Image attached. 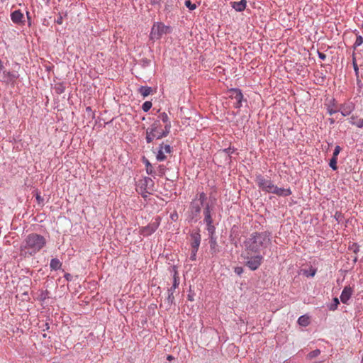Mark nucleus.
I'll use <instances>...</instances> for the list:
<instances>
[{
	"instance_id": "obj_35",
	"label": "nucleus",
	"mask_w": 363,
	"mask_h": 363,
	"mask_svg": "<svg viewBox=\"0 0 363 363\" xmlns=\"http://www.w3.org/2000/svg\"><path fill=\"white\" fill-rule=\"evenodd\" d=\"M362 43H363V38H362V36H361V35H358V36H357V38H356V40H355V42H354V45L355 47H359V46H360Z\"/></svg>"
},
{
	"instance_id": "obj_33",
	"label": "nucleus",
	"mask_w": 363,
	"mask_h": 363,
	"mask_svg": "<svg viewBox=\"0 0 363 363\" xmlns=\"http://www.w3.org/2000/svg\"><path fill=\"white\" fill-rule=\"evenodd\" d=\"M152 105V102L145 101V103H143V104L142 106V108L145 112H147L151 108Z\"/></svg>"
},
{
	"instance_id": "obj_17",
	"label": "nucleus",
	"mask_w": 363,
	"mask_h": 363,
	"mask_svg": "<svg viewBox=\"0 0 363 363\" xmlns=\"http://www.w3.org/2000/svg\"><path fill=\"white\" fill-rule=\"evenodd\" d=\"M11 18L14 23L19 24L23 22V14L21 11L16 10L11 13Z\"/></svg>"
},
{
	"instance_id": "obj_18",
	"label": "nucleus",
	"mask_w": 363,
	"mask_h": 363,
	"mask_svg": "<svg viewBox=\"0 0 363 363\" xmlns=\"http://www.w3.org/2000/svg\"><path fill=\"white\" fill-rule=\"evenodd\" d=\"M204 221L206 223H213V220L211 215V208L208 203L206 204L204 208Z\"/></svg>"
},
{
	"instance_id": "obj_43",
	"label": "nucleus",
	"mask_w": 363,
	"mask_h": 363,
	"mask_svg": "<svg viewBox=\"0 0 363 363\" xmlns=\"http://www.w3.org/2000/svg\"><path fill=\"white\" fill-rule=\"evenodd\" d=\"M318 56L322 60H325V55L322 53V52H318Z\"/></svg>"
},
{
	"instance_id": "obj_11",
	"label": "nucleus",
	"mask_w": 363,
	"mask_h": 363,
	"mask_svg": "<svg viewBox=\"0 0 363 363\" xmlns=\"http://www.w3.org/2000/svg\"><path fill=\"white\" fill-rule=\"evenodd\" d=\"M353 294V289L351 286H345L342 293H341V295H340V301L343 303H347V301L350 300V298H351L352 295Z\"/></svg>"
},
{
	"instance_id": "obj_44",
	"label": "nucleus",
	"mask_w": 363,
	"mask_h": 363,
	"mask_svg": "<svg viewBox=\"0 0 363 363\" xmlns=\"http://www.w3.org/2000/svg\"><path fill=\"white\" fill-rule=\"evenodd\" d=\"M167 359L168 361H172V360L174 359V357L173 356H172V355H168V356L167 357Z\"/></svg>"
},
{
	"instance_id": "obj_28",
	"label": "nucleus",
	"mask_w": 363,
	"mask_h": 363,
	"mask_svg": "<svg viewBox=\"0 0 363 363\" xmlns=\"http://www.w3.org/2000/svg\"><path fill=\"white\" fill-rule=\"evenodd\" d=\"M337 158L332 157V158L330 161L329 165L333 170H336L337 169Z\"/></svg>"
},
{
	"instance_id": "obj_13",
	"label": "nucleus",
	"mask_w": 363,
	"mask_h": 363,
	"mask_svg": "<svg viewBox=\"0 0 363 363\" xmlns=\"http://www.w3.org/2000/svg\"><path fill=\"white\" fill-rule=\"evenodd\" d=\"M3 79L6 83H14L18 79V75L16 73L4 71L3 72Z\"/></svg>"
},
{
	"instance_id": "obj_45",
	"label": "nucleus",
	"mask_w": 363,
	"mask_h": 363,
	"mask_svg": "<svg viewBox=\"0 0 363 363\" xmlns=\"http://www.w3.org/2000/svg\"><path fill=\"white\" fill-rule=\"evenodd\" d=\"M328 112L330 115H333V113H336L337 111L331 109Z\"/></svg>"
},
{
	"instance_id": "obj_46",
	"label": "nucleus",
	"mask_w": 363,
	"mask_h": 363,
	"mask_svg": "<svg viewBox=\"0 0 363 363\" xmlns=\"http://www.w3.org/2000/svg\"><path fill=\"white\" fill-rule=\"evenodd\" d=\"M4 65L2 61L0 60V72L3 69Z\"/></svg>"
},
{
	"instance_id": "obj_47",
	"label": "nucleus",
	"mask_w": 363,
	"mask_h": 363,
	"mask_svg": "<svg viewBox=\"0 0 363 363\" xmlns=\"http://www.w3.org/2000/svg\"><path fill=\"white\" fill-rule=\"evenodd\" d=\"M362 29H363V23H362Z\"/></svg>"
},
{
	"instance_id": "obj_6",
	"label": "nucleus",
	"mask_w": 363,
	"mask_h": 363,
	"mask_svg": "<svg viewBox=\"0 0 363 363\" xmlns=\"http://www.w3.org/2000/svg\"><path fill=\"white\" fill-rule=\"evenodd\" d=\"M256 182L262 191L267 193H272L274 188L275 187V185L271 180L265 179L260 174L257 176Z\"/></svg>"
},
{
	"instance_id": "obj_21",
	"label": "nucleus",
	"mask_w": 363,
	"mask_h": 363,
	"mask_svg": "<svg viewBox=\"0 0 363 363\" xmlns=\"http://www.w3.org/2000/svg\"><path fill=\"white\" fill-rule=\"evenodd\" d=\"M350 123L352 125H356L358 128H362L363 127V118H357V117L352 116L350 118Z\"/></svg>"
},
{
	"instance_id": "obj_24",
	"label": "nucleus",
	"mask_w": 363,
	"mask_h": 363,
	"mask_svg": "<svg viewBox=\"0 0 363 363\" xmlns=\"http://www.w3.org/2000/svg\"><path fill=\"white\" fill-rule=\"evenodd\" d=\"M298 323L301 326H307L310 323L309 318L306 315H302L298 318Z\"/></svg>"
},
{
	"instance_id": "obj_12",
	"label": "nucleus",
	"mask_w": 363,
	"mask_h": 363,
	"mask_svg": "<svg viewBox=\"0 0 363 363\" xmlns=\"http://www.w3.org/2000/svg\"><path fill=\"white\" fill-rule=\"evenodd\" d=\"M354 106L352 103H346L340 107V111L343 116H349L354 110Z\"/></svg>"
},
{
	"instance_id": "obj_34",
	"label": "nucleus",
	"mask_w": 363,
	"mask_h": 363,
	"mask_svg": "<svg viewBox=\"0 0 363 363\" xmlns=\"http://www.w3.org/2000/svg\"><path fill=\"white\" fill-rule=\"evenodd\" d=\"M206 200V195L205 193L201 192L199 194L198 200H195L196 201H199V203L203 204V202Z\"/></svg>"
},
{
	"instance_id": "obj_31",
	"label": "nucleus",
	"mask_w": 363,
	"mask_h": 363,
	"mask_svg": "<svg viewBox=\"0 0 363 363\" xmlns=\"http://www.w3.org/2000/svg\"><path fill=\"white\" fill-rule=\"evenodd\" d=\"M340 302H339V300L337 298H333V303L329 306V309L330 311H335L337 309L338 305H339Z\"/></svg>"
},
{
	"instance_id": "obj_3",
	"label": "nucleus",
	"mask_w": 363,
	"mask_h": 363,
	"mask_svg": "<svg viewBox=\"0 0 363 363\" xmlns=\"http://www.w3.org/2000/svg\"><path fill=\"white\" fill-rule=\"evenodd\" d=\"M169 133L166 129H162L160 121H155L146 130V141L150 143L155 139H161L166 137Z\"/></svg>"
},
{
	"instance_id": "obj_20",
	"label": "nucleus",
	"mask_w": 363,
	"mask_h": 363,
	"mask_svg": "<svg viewBox=\"0 0 363 363\" xmlns=\"http://www.w3.org/2000/svg\"><path fill=\"white\" fill-rule=\"evenodd\" d=\"M203 204L199 203V201H196L195 200L191 202V210L192 213H194L195 216H197L199 214L201 211V206Z\"/></svg>"
},
{
	"instance_id": "obj_38",
	"label": "nucleus",
	"mask_w": 363,
	"mask_h": 363,
	"mask_svg": "<svg viewBox=\"0 0 363 363\" xmlns=\"http://www.w3.org/2000/svg\"><path fill=\"white\" fill-rule=\"evenodd\" d=\"M340 150H341L340 147V146H338V145H337V146H336V147H335V150H334L333 157H337V156H338V155H339V153H340Z\"/></svg>"
},
{
	"instance_id": "obj_15",
	"label": "nucleus",
	"mask_w": 363,
	"mask_h": 363,
	"mask_svg": "<svg viewBox=\"0 0 363 363\" xmlns=\"http://www.w3.org/2000/svg\"><path fill=\"white\" fill-rule=\"evenodd\" d=\"M272 194H276L279 196H290L292 192L289 188H279L275 185V187L274 188L273 192Z\"/></svg>"
},
{
	"instance_id": "obj_25",
	"label": "nucleus",
	"mask_w": 363,
	"mask_h": 363,
	"mask_svg": "<svg viewBox=\"0 0 363 363\" xmlns=\"http://www.w3.org/2000/svg\"><path fill=\"white\" fill-rule=\"evenodd\" d=\"M320 354V350L317 349V350H315L309 352L307 355V358L308 359H312L318 357Z\"/></svg>"
},
{
	"instance_id": "obj_8",
	"label": "nucleus",
	"mask_w": 363,
	"mask_h": 363,
	"mask_svg": "<svg viewBox=\"0 0 363 363\" xmlns=\"http://www.w3.org/2000/svg\"><path fill=\"white\" fill-rule=\"evenodd\" d=\"M230 97L232 99L235 100L234 103V107L236 108H239L242 106V101L243 99V95L240 90L237 89H233L230 91Z\"/></svg>"
},
{
	"instance_id": "obj_16",
	"label": "nucleus",
	"mask_w": 363,
	"mask_h": 363,
	"mask_svg": "<svg viewBox=\"0 0 363 363\" xmlns=\"http://www.w3.org/2000/svg\"><path fill=\"white\" fill-rule=\"evenodd\" d=\"M231 6L238 12L243 11L247 6V1L246 0H241L240 1H233L230 3Z\"/></svg>"
},
{
	"instance_id": "obj_30",
	"label": "nucleus",
	"mask_w": 363,
	"mask_h": 363,
	"mask_svg": "<svg viewBox=\"0 0 363 363\" xmlns=\"http://www.w3.org/2000/svg\"><path fill=\"white\" fill-rule=\"evenodd\" d=\"M144 182H145L146 187H147L149 189H152L153 187L154 182H153V181H152V179L151 178L145 177L144 179Z\"/></svg>"
},
{
	"instance_id": "obj_9",
	"label": "nucleus",
	"mask_w": 363,
	"mask_h": 363,
	"mask_svg": "<svg viewBox=\"0 0 363 363\" xmlns=\"http://www.w3.org/2000/svg\"><path fill=\"white\" fill-rule=\"evenodd\" d=\"M172 151V147L169 145L162 143L160 145L159 150L157 154V160L158 161H164L166 159V154H169Z\"/></svg>"
},
{
	"instance_id": "obj_23",
	"label": "nucleus",
	"mask_w": 363,
	"mask_h": 363,
	"mask_svg": "<svg viewBox=\"0 0 363 363\" xmlns=\"http://www.w3.org/2000/svg\"><path fill=\"white\" fill-rule=\"evenodd\" d=\"M152 91L151 87L149 86H141L139 89L140 94L144 97L147 96Z\"/></svg>"
},
{
	"instance_id": "obj_2",
	"label": "nucleus",
	"mask_w": 363,
	"mask_h": 363,
	"mask_svg": "<svg viewBox=\"0 0 363 363\" xmlns=\"http://www.w3.org/2000/svg\"><path fill=\"white\" fill-rule=\"evenodd\" d=\"M270 242V238L266 233H255L248 238L245 243V252L259 254L262 247H267Z\"/></svg>"
},
{
	"instance_id": "obj_1",
	"label": "nucleus",
	"mask_w": 363,
	"mask_h": 363,
	"mask_svg": "<svg viewBox=\"0 0 363 363\" xmlns=\"http://www.w3.org/2000/svg\"><path fill=\"white\" fill-rule=\"evenodd\" d=\"M45 238L40 234L33 233L28 235L20 246L21 255L28 257L35 255L46 246Z\"/></svg>"
},
{
	"instance_id": "obj_40",
	"label": "nucleus",
	"mask_w": 363,
	"mask_h": 363,
	"mask_svg": "<svg viewBox=\"0 0 363 363\" xmlns=\"http://www.w3.org/2000/svg\"><path fill=\"white\" fill-rule=\"evenodd\" d=\"M175 289L173 288V286L169 290V299H173L174 298V296H173V292L174 291Z\"/></svg>"
},
{
	"instance_id": "obj_42",
	"label": "nucleus",
	"mask_w": 363,
	"mask_h": 363,
	"mask_svg": "<svg viewBox=\"0 0 363 363\" xmlns=\"http://www.w3.org/2000/svg\"><path fill=\"white\" fill-rule=\"evenodd\" d=\"M57 24L61 25L62 23V17L60 16L55 21Z\"/></svg>"
},
{
	"instance_id": "obj_39",
	"label": "nucleus",
	"mask_w": 363,
	"mask_h": 363,
	"mask_svg": "<svg viewBox=\"0 0 363 363\" xmlns=\"http://www.w3.org/2000/svg\"><path fill=\"white\" fill-rule=\"evenodd\" d=\"M352 64H353V67H354V72H355L356 76L358 77L359 68H358V65H357V62H356L355 59H353Z\"/></svg>"
},
{
	"instance_id": "obj_36",
	"label": "nucleus",
	"mask_w": 363,
	"mask_h": 363,
	"mask_svg": "<svg viewBox=\"0 0 363 363\" xmlns=\"http://www.w3.org/2000/svg\"><path fill=\"white\" fill-rule=\"evenodd\" d=\"M198 250L197 248H191V257H190V259L191 260H196V253L198 252Z\"/></svg>"
},
{
	"instance_id": "obj_27",
	"label": "nucleus",
	"mask_w": 363,
	"mask_h": 363,
	"mask_svg": "<svg viewBox=\"0 0 363 363\" xmlns=\"http://www.w3.org/2000/svg\"><path fill=\"white\" fill-rule=\"evenodd\" d=\"M206 225H207V228L206 229H207L210 236H214L215 227L213 225V223H206Z\"/></svg>"
},
{
	"instance_id": "obj_4",
	"label": "nucleus",
	"mask_w": 363,
	"mask_h": 363,
	"mask_svg": "<svg viewBox=\"0 0 363 363\" xmlns=\"http://www.w3.org/2000/svg\"><path fill=\"white\" fill-rule=\"evenodd\" d=\"M242 257L245 260V265L252 271L257 269L262 263L263 256L259 254L243 251Z\"/></svg>"
},
{
	"instance_id": "obj_32",
	"label": "nucleus",
	"mask_w": 363,
	"mask_h": 363,
	"mask_svg": "<svg viewBox=\"0 0 363 363\" xmlns=\"http://www.w3.org/2000/svg\"><path fill=\"white\" fill-rule=\"evenodd\" d=\"M185 6L191 11H193L196 9V5L195 4L191 3L190 0H186L185 1Z\"/></svg>"
},
{
	"instance_id": "obj_22",
	"label": "nucleus",
	"mask_w": 363,
	"mask_h": 363,
	"mask_svg": "<svg viewBox=\"0 0 363 363\" xmlns=\"http://www.w3.org/2000/svg\"><path fill=\"white\" fill-rule=\"evenodd\" d=\"M50 267L53 270L60 269L62 267V262L57 258H53L50 261Z\"/></svg>"
},
{
	"instance_id": "obj_14",
	"label": "nucleus",
	"mask_w": 363,
	"mask_h": 363,
	"mask_svg": "<svg viewBox=\"0 0 363 363\" xmlns=\"http://www.w3.org/2000/svg\"><path fill=\"white\" fill-rule=\"evenodd\" d=\"M158 118L160 119V121H162L164 123V128L166 129V133H169L172 128V125L168 115L164 112L160 113Z\"/></svg>"
},
{
	"instance_id": "obj_5",
	"label": "nucleus",
	"mask_w": 363,
	"mask_h": 363,
	"mask_svg": "<svg viewBox=\"0 0 363 363\" xmlns=\"http://www.w3.org/2000/svg\"><path fill=\"white\" fill-rule=\"evenodd\" d=\"M169 33V27L166 26L162 23H155L150 32L152 39H160L162 35Z\"/></svg>"
},
{
	"instance_id": "obj_19",
	"label": "nucleus",
	"mask_w": 363,
	"mask_h": 363,
	"mask_svg": "<svg viewBox=\"0 0 363 363\" xmlns=\"http://www.w3.org/2000/svg\"><path fill=\"white\" fill-rule=\"evenodd\" d=\"M210 248L212 254H216L218 252L216 238L214 236H210Z\"/></svg>"
},
{
	"instance_id": "obj_10",
	"label": "nucleus",
	"mask_w": 363,
	"mask_h": 363,
	"mask_svg": "<svg viewBox=\"0 0 363 363\" xmlns=\"http://www.w3.org/2000/svg\"><path fill=\"white\" fill-rule=\"evenodd\" d=\"M191 248L199 249L201 243V235L199 230H196L191 232Z\"/></svg>"
},
{
	"instance_id": "obj_37",
	"label": "nucleus",
	"mask_w": 363,
	"mask_h": 363,
	"mask_svg": "<svg viewBox=\"0 0 363 363\" xmlns=\"http://www.w3.org/2000/svg\"><path fill=\"white\" fill-rule=\"evenodd\" d=\"M35 198L38 204H43V198L40 196V194L38 191H36Z\"/></svg>"
},
{
	"instance_id": "obj_29",
	"label": "nucleus",
	"mask_w": 363,
	"mask_h": 363,
	"mask_svg": "<svg viewBox=\"0 0 363 363\" xmlns=\"http://www.w3.org/2000/svg\"><path fill=\"white\" fill-rule=\"evenodd\" d=\"M145 166H146V172L148 174L152 175L154 172L153 167L148 160L145 161Z\"/></svg>"
},
{
	"instance_id": "obj_7",
	"label": "nucleus",
	"mask_w": 363,
	"mask_h": 363,
	"mask_svg": "<svg viewBox=\"0 0 363 363\" xmlns=\"http://www.w3.org/2000/svg\"><path fill=\"white\" fill-rule=\"evenodd\" d=\"M160 220L161 218L159 216L155 218L149 225L141 228V234L144 236H148L152 234L158 228L160 224Z\"/></svg>"
},
{
	"instance_id": "obj_26",
	"label": "nucleus",
	"mask_w": 363,
	"mask_h": 363,
	"mask_svg": "<svg viewBox=\"0 0 363 363\" xmlns=\"http://www.w3.org/2000/svg\"><path fill=\"white\" fill-rule=\"evenodd\" d=\"M173 278H174V281H173L172 286L174 289H176L179 284V278L178 277V272L177 270H174Z\"/></svg>"
},
{
	"instance_id": "obj_41",
	"label": "nucleus",
	"mask_w": 363,
	"mask_h": 363,
	"mask_svg": "<svg viewBox=\"0 0 363 363\" xmlns=\"http://www.w3.org/2000/svg\"><path fill=\"white\" fill-rule=\"evenodd\" d=\"M242 267H236L235 269V272L238 274V275H240L242 273Z\"/></svg>"
}]
</instances>
